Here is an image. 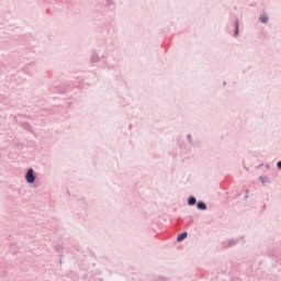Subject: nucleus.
<instances>
[{
    "label": "nucleus",
    "instance_id": "1",
    "mask_svg": "<svg viewBox=\"0 0 281 281\" xmlns=\"http://www.w3.org/2000/svg\"><path fill=\"white\" fill-rule=\"evenodd\" d=\"M25 179H26V182L27 183H34V181H35V177H34V169H29L27 170V173H26V176H25Z\"/></svg>",
    "mask_w": 281,
    "mask_h": 281
},
{
    "label": "nucleus",
    "instance_id": "2",
    "mask_svg": "<svg viewBox=\"0 0 281 281\" xmlns=\"http://www.w3.org/2000/svg\"><path fill=\"white\" fill-rule=\"evenodd\" d=\"M188 238V233H182L177 236L178 243H181L182 240H186Z\"/></svg>",
    "mask_w": 281,
    "mask_h": 281
},
{
    "label": "nucleus",
    "instance_id": "3",
    "mask_svg": "<svg viewBox=\"0 0 281 281\" xmlns=\"http://www.w3.org/2000/svg\"><path fill=\"white\" fill-rule=\"evenodd\" d=\"M198 209L199 210H207V205H205V203H203V202H199L198 203Z\"/></svg>",
    "mask_w": 281,
    "mask_h": 281
},
{
    "label": "nucleus",
    "instance_id": "4",
    "mask_svg": "<svg viewBox=\"0 0 281 281\" xmlns=\"http://www.w3.org/2000/svg\"><path fill=\"white\" fill-rule=\"evenodd\" d=\"M189 205H195L196 204V198L191 196L188 202Z\"/></svg>",
    "mask_w": 281,
    "mask_h": 281
},
{
    "label": "nucleus",
    "instance_id": "5",
    "mask_svg": "<svg viewBox=\"0 0 281 281\" xmlns=\"http://www.w3.org/2000/svg\"><path fill=\"white\" fill-rule=\"evenodd\" d=\"M260 21H261V23H267V21H269V18H267V15L263 14L260 16Z\"/></svg>",
    "mask_w": 281,
    "mask_h": 281
},
{
    "label": "nucleus",
    "instance_id": "6",
    "mask_svg": "<svg viewBox=\"0 0 281 281\" xmlns=\"http://www.w3.org/2000/svg\"><path fill=\"white\" fill-rule=\"evenodd\" d=\"M238 27H239V24H238V21L235 22V36H238Z\"/></svg>",
    "mask_w": 281,
    "mask_h": 281
},
{
    "label": "nucleus",
    "instance_id": "7",
    "mask_svg": "<svg viewBox=\"0 0 281 281\" xmlns=\"http://www.w3.org/2000/svg\"><path fill=\"white\" fill-rule=\"evenodd\" d=\"M278 168H281V161L278 162Z\"/></svg>",
    "mask_w": 281,
    "mask_h": 281
}]
</instances>
